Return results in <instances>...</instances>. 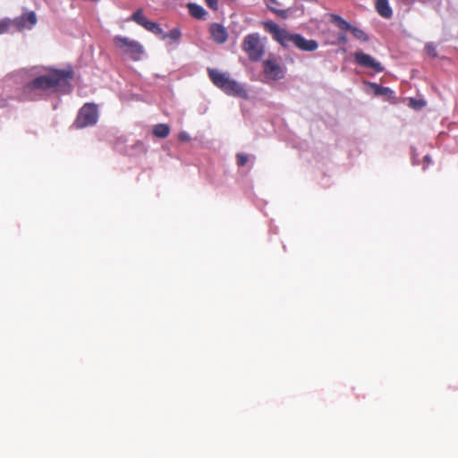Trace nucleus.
<instances>
[{"label":"nucleus","mask_w":458,"mask_h":458,"mask_svg":"<svg viewBox=\"0 0 458 458\" xmlns=\"http://www.w3.org/2000/svg\"><path fill=\"white\" fill-rule=\"evenodd\" d=\"M178 139L181 140V141H188L190 140V136L187 132L185 131H181L179 134H178Z\"/></svg>","instance_id":"a878e982"},{"label":"nucleus","mask_w":458,"mask_h":458,"mask_svg":"<svg viewBox=\"0 0 458 458\" xmlns=\"http://www.w3.org/2000/svg\"><path fill=\"white\" fill-rule=\"evenodd\" d=\"M182 36L181 30L178 28H174L171 30L168 33L162 34V39H165L167 38H171L174 41H178Z\"/></svg>","instance_id":"6ab92c4d"},{"label":"nucleus","mask_w":458,"mask_h":458,"mask_svg":"<svg viewBox=\"0 0 458 458\" xmlns=\"http://www.w3.org/2000/svg\"><path fill=\"white\" fill-rule=\"evenodd\" d=\"M337 43L338 44H346L347 43V36L345 33H339L337 36Z\"/></svg>","instance_id":"393cba45"},{"label":"nucleus","mask_w":458,"mask_h":458,"mask_svg":"<svg viewBox=\"0 0 458 458\" xmlns=\"http://www.w3.org/2000/svg\"><path fill=\"white\" fill-rule=\"evenodd\" d=\"M425 49L428 55H430L431 57H437V52L436 47L432 43L427 44Z\"/></svg>","instance_id":"4be33fe9"},{"label":"nucleus","mask_w":458,"mask_h":458,"mask_svg":"<svg viewBox=\"0 0 458 458\" xmlns=\"http://www.w3.org/2000/svg\"><path fill=\"white\" fill-rule=\"evenodd\" d=\"M263 72L267 79L272 81H278L284 77V69L276 59L264 61Z\"/></svg>","instance_id":"6e6552de"},{"label":"nucleus","mask_w":458,"mask_h":458,"mask_svg":"<svg viewBox=\"0 0 458 458\" xmlns=\"http://www.w3.org/2000/svg\"><path fill=\"white\" fill-rule=\"evenodd\" d=\"M12 19H3L0 21V34H4L8 31L10 27H12Z\"/></svg>","instance_id":"aec40b11"},{"label":"nucleus","mask_w":458,"mask_h":458,"mask_svg":"<svg viewBox=\"0 0 458 458\" xmlns=\"http://www.w3.org/2000/svg\"><path fill=\"white\" fill-rule=\"evenodd\" d=\"M272 3L276 4V0H271Z\"/></svg>","instance_id":"cd10ccee"},{"label":"nucleus","mask_w":458,"mask_h":458,"mask_svg":"<svg viewBox=\"0 0 458 458\" xmlns=\"http://www.w3.org/2000/svg\"><path fill=\"white\" fill-rule=\"evenodd\" d=\"M353 56L355 63L361 67L370 68L376 72H381L384 70V67L381 65V64L368 54H365L361 51H357L354 53Z\"/></svg>","instance_id":"9d476101"},{"label":"nucleus","mask_w":458,"mask_h":458,"mask_svg":"<svg viewBox=\"0 0 458 458\" xmlns=\"http://www.w3.org/2000/svg\"><path fill=\"white\" fill-rule=\"evenodd\" d=\"M268 8L273 13H276L277 15H279L282 18H286L287 17V11H285V10L276 9V8L273 7L272 5H268Z\"/></svg>","instance_id":"5701e85b"},{"label":"nucleus","mask_w":458,"mask_h":458,"mask_svg":"<svg viewBox=\"0 0 458 458\" xmlns=\"http://www.w3.org/2000/svg\"><path fill=\"white\" fill-rule=\"evenodd\" d=\"M115 46L125 55H129L132 60L138 61L144 54L142 45L126 37L115 36L114 38Z\"/></svg>","instance_id":"39448f33"},{"label":"nucleus","mask_w":458,"mask_h":458,"mask_svg":"<svg viewBox=\"0 0 458 458\" xmlns=\"http://www.w3.org/2000/svg\"><path fill=\"white\" fill-rule=\"evenodd\" d=\"M98 120V106L94 103H86L80 108L73 126L78 130L83 129L88 126L95 125Z\"/></svg>","instance_id":"7ed1b4c3"},{"label":"nucleus","mask_w":458,"mask_h":458,"mask_svg":"<svg viewBox=\"0 0 458 458\" xmlns=\"http://www.w3.org/2000/svg\"><path fill=\"white\" fill-rule=\"evenodd\" d=\"M170 133V127L165 123H158L153 127V134L157 138H166Z\"/></svg>","instance_id":"dca6fc26"},{"label":"nucleus","mask_w":458,"mask_h":458,"mask_svg":"<svg viewBox=\"0 0 458 458\" xmlns=\"http://www.w3.org/2000/svg\"><path fill=\"white\" fill-rule=\"evenodd\" d=\"M145 30L148 31L152 32L155 35H162L163 30L161 29L160 25L154 21H148L147 22L146 26L144 27Z\"/></svg>","instance_id":"a211bd4d"},{"label":"nucleus","mask_w":458,"mask_h":458,"mask_svg":"<svg viewBox=\"0 0 458 458\" xmlns=\"http://www.w3.org/2000/svg\"><path fill=\"white\" fill-rule=\"evenodd\" d=\"M208 77L215 86L232 96L245 97L246 91L236 81L216 69H208Z\"/></svg>","instance_id":"f03ea898"},{"label":"nucleus","mask_w":458,"mask_h":458,"mask_svg":"<svg viewBox=\"0 0 458 458\" xmlns=\"http://www.w3.org/2000/svg\"><path fill=\"white\" fill-rule=\"evenodd\" d=\"M375 8L377 13L386 19H391L393 16V10L388 3V0H377Z\"/></svg>","instance_id":"ddd939ff"},{"label":"nucleus","mask_w":458,"mask_h":458,"mask_svg":"<svg viewBox=\"0 0 458 458\" xmlns=\"http://www.w3.org/2000/svg\"><path fill=\"white\" fill-rule=\"evenodd\" d=\"M189 13L197 20H204L208 14L207 11L199 4L195 3L187 4Z\"/></svg>","instance_id":"4468645a"},{"label":"nucleus","mask_w":458,"mask_h":458,"mask_svg":"<svg viewBox=\"0 0 458 458\" xmlns=\"http://www.w3.org/2000/svg\"><path fill=\"white\" fill-rule=\"evenodd\" d=\"M293 45L302 51L312 52L318 49V44L314 39H306L301 34H295Z\"/></svg>","instance_id":"9b49d317"},{"label":"nucleus","mask_w":458,"mask_h":458,"mask_svg":"<svg viewBox=\"0 0 458 458\" xmlns=\"http://www.w3.org/2000/svg\"><path fill=\"white\" fill-rule=\"evenodd\" d=\"M236 159H237V165L239 166H243L247 164L248 160H249V157L246 154H243V153H238L236 155Z\"/></svg>","instance_id":"412c9836"},{"label":"nucleus","mask_w":458,"mask_h":458,"mask_svg":"<svg viewBox=\"0 0 458 458\" xmlns=\"http://www.w3.org/2000/svg\"><path fill=\"white\" fill-rule=\"evenodd\" d=\"M37 15L35 12H26L22 15L12 19V25L16 29L17 31H22L24 30H31L37 23Z\"/></svg>","instance_id":"1a4fd4ad"},{"label":"nucleus","mask_w":458,"mask_h":458,"mask_svg":"<svg viewBox=\"0 0 458 458\" xmlns=\"http://www.w3.org/2000/svg\"><path fill=\"white\" fill-rule=\"evenodd\" d=\"M263 26L267 32L272 34L273 38L284 47H288L291 44L293 45L295 34L290 33L274 21H266Z\"/></svg>","instance_id":"423d86ee"},{"label":"nucleus","mask_w":458,"mask_h":458,"mask_svg":"<svg viewBox=\"0 0 458 458\" xmlns=\"http://www.w3.org/2000/svg\"><path fill=\"white\" fill-rule=\"evenodd\" d=\"M212 39L217 44H223L227 40L228 34L226 29L218 23L211 24L209 28Z\"/></svg>","instance_id":"f8f14e48"},{"label":"nucleus","mask_w":458,"mask_h":458,"mask_svg":"<svg viewBox=\"0 0 458 458\" xmlns=\"http://www.w3.org/2000/svg\"><path fill=\"white\" fill-rule=\"evenodd\" d=\"M425 160H426V161H428V162H429V161H430L429 157H428V156H426V157H425Z\"/></svg>","instance_id":"bb28decb"},{"label":"nucleus","mask_w":458,"mask_h":458,"mask_svg":"<svg viewBox=\"0 0 458 458\" xmlns=\"http://www.w3.org/2000/svg\"><path fill=\"white\" fill-rule=\"evenodd\" d=\"M372 88L374 89L375 94L377 96H385L389 99L394 98V92L388 87H384L374 83L372 84Z\"/></svg>","instance_id":"2eb2a0df"},{"label":"nucleus","mask_w":458,"mask_h":458,"mask_svg":"<svg viewBox=\"0 0 458 458\" xmlns=\"http://www.w3.org/2000/svg\"><path fill=\"white\" fill-rule=\"evenodd\" d=\"M242 48L252 62L259 61L265 53L264 45L258 33L245 36L242 43Z\"/></svg>","instance_id":"20e7f679"},{"label":"nucleus","mask_w":458,"mask_h":458,"mask_svg":"<svg viewBox=\"0 0 458 458\" xmlns=\"http://www.w3.org/2000/svg\"><path fill=\"white\" fill-rule=\"evenodd\" d=\"M72 77V71L53 70L47 74L36 77L25 86V89L41 92L56 91L59 87L67 84L68 79Z\"/></svg>","instance_id":"f257e3e1"},{"label":"nucleus","mask_w":458,"mask_h":458,"mask_svg":"<svg viewBox=\"0 0 458 458\" xmlns=\"http://www.w3.org/2000/svg\"><path fill=\"white\" fill-rule=\"evenodd\" d=\"M205 2L209 8L215 11L218 9L217 0H205Z\"/></svg>","instance_id":"b1692460"},{"label":"nucleus","mask_w":458,"mask_h":458,"mask_svg":"<svg viewBox=\"0 0 458 458\" xmlns=\"http://www.w3.org/2000/svg\"><path fill=\"white\" fill-rule=\"evenodd\" d=\"M131 20L135 21L137 24L142 26L143 28L146 26L147 22L149 21L147 19V17L143 14L142 10L139 9L137 10L132 15Z\"/></svg>","instance_id":"f3484780"},{"label":"nucleus","mask_w":458,"mask_h":458,"mask_svg":"<svg viewBox=\"0 0 458 458\" xmlns=\"http://www.w3.org/2000/svg\"><path fill=\"white\" fill-rule=\"evenodd\" d=\"M333 22L343 30H349L352 32L353 37L362 42H368L369 40V35L361 29L352 26L351 23L344 20L339 15L332 16Z\"/></svg>","instance_id":"0eeeda50"}]
</instances>
